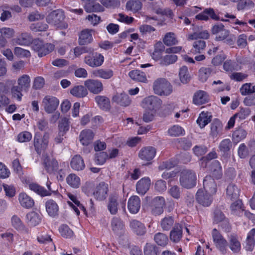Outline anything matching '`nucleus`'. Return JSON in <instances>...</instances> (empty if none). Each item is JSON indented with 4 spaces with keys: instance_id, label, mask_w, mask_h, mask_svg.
<instances>
[{
    "instance_id": "obj_42",
    "label": "nucleus",
    "mask_w": 255,
    "mask_h": 255,
    "mask_svg": "<svg viewBox=\"0 0 255 255\" xmlns=\"http://www.w3.org/2000/svg\"><path fill=\"white\" fill-rule=\"evenodd\" d=\"M70 93L74 96L78 98H83L87 96L88 92L87 89L83 86L79 85L74 86L70 90Z\"/></svg>"
},
{
    "instance_id": "obj_9",
    "label": "nucleus",
    "mask_w": 255,
    "mask_h": 255,
    "mask_svg": "<svg viewBox=\"0 0 255 255\" xmlns=\"http://www.w3.org/2000/svg\"><path fill=\"white\" fill-rule=\"evenodd\" d=\"M59 101L57 98L51 96H45L42 100V105L46 112L51 113L56 110Z\"/></svg>"
},
{
    "instance_id": "obj_13",
    "label": "nucleus",
    "mask_w": 255,
    "mask_h": 255,
    "mask_svg": "<svg viewBox=\"0 0 255 255\" xmlns=\"http://www.w3.org/2000/svg\"><path fill=\"white\" fill-rule=\"evenodd\" d=\"M213 195L199 189L196 193V200L199 204L202 206L208 207L212 202Z\"/></svg>"
},
{
    "instance_id": "obj_8",
    "label": "nucleus",
    "mask_w": 255,
    "mask_h": 255,
    "mask_svg": "<svg viewBox=\"0 0 255 255\" xmlns=\"http://www.w3.org/2000/svg\"><path fill=\"white\" fill-rule=\"evenodd\" d=\"M48 136L45 134L43 137L40 134L36 133L34 137V146L35 151L38 154L44 151L48 145Z\"/></svg>"
},
{
    "instance_id": "obj_2",
    "label": "nucleus",
    "mask_w": 255,
    "mask_h": 255,
    "mask_svg": "<svg viewBox=\"0 0 255 255\" xmlns=\"http://www.w3.org/2000/svg\"><path fill=\"white\" fill-rule=\"evenodd\" d=\"M153 89L155 94L159 96H168L173 91L172 86L165 78H158L153 83Z\"/></svg>"
},
{
    "instance_id": "obj_28",
    "label": "nucleus",
    "mask_w": 255,
    "mask_h": 255,
    "mask_svg": "<svg viewBox=\"0 0 255 255\" xmlns=\"http://www.w3.org/2000/svg\"><path fill=\"white\" fill-rule=\"evenodd\" d=\"M46 210L48 214L55 217L58 215L59 207L57 204L53 200H49L45 203Z\"/></svg>"
},
{
    "instance_id": "obj_43",
    "label": "nucleus",
    "mask_w": 255,
    "mask_h": 255,
    "mask_svg": "<svg viewBox=\"0 0 255 255\" xmlns=\"http://www.w3.org/2000/svg\"><path fill=\"white\" fill-rule=\"evenodd\" d=\"M128 75L132 79L136 81L145 82L147 81L145 73L140 70H132L129 72Z\"/></svg>"
},
{
    "instance_id": "obj_46",
    "label": "nucleus",
    "mask_w": 255,
    "mask_h": 255,
    "mask_svg": "<svg viewBox=\"0 0 255 255\" xmlns=\"http://www.w3.org/2000/svg\"><path fill=\"white\" fill-rule=\"evenodd\" d=\"M142 5V3L139 0H130L127 2L126 9L135 12L141 8Z\"/></svg>"
},
{
    "instance_id": "obj_34",
    "label": "nucleus",
    "mask_w": 255,
    "mask_h": 255,
    "mask_svg": "<svg viewBox=\"0 0 255 255\" xmlns=\"http://www.w3.org/2000/svg\"><path fill=\"white\" fill-rule=\"evenodd\" d=\"M18 200L20 205L25 208H30L34 205L33 200L25 193H20Z\"/></svg>"
},
{
    "instance_id": "obj_20",
    "label": "nucleus",
    "mask_w": 255,
    "mask_h": 255,
    "mask_svg": "<svg viewBox=\"0 0 255 255\" xmlns=\"http://www.w3.org/2000/svg\"><path fill=\"white\" fill-rule=\"evenodd\" d=\"M150 180L148 177H144L139 180L136 185L137 193L142 195H144L149 190L150 186Z\"/></svg>"
},
{
    "instance_id": "obj_21",
    "label": "nucleus",
    "mask_w": 255,
    "mask_h": 255,
    "mask_svg": "<svg viewBox=\"0 0 255 255\" xmlns=\"http://www.w3.org/2000/svg\"><path fill=\"white\" fill-rule=\"evenodd\" d=\"M170 239L175 243L180 242L182 238V227L180 224H175L170 233Z\"/></svg>"
},
{
    "instance_id": "obj_15",
    "label": "nucleus",
    "mask_w": 255,
    "mask_h": 255,
    "mask_svg": "<svg viewBox=\"0 0 255 255\" xmlns=\"http://www.w3.org/2000/svg\"><path fill=\"white\" fill-rule=\"evenodd\" d=\"M203 186L205 192L215 195L217 190V184L211 176H206L203 181Z\"/></svg>"
},
{
    "instance_id": "obj_4",
    "label": "nucleus",
    "mask_w": 255,
    "mask_h": 255,
    "mask_svg": "<svg viewBox=\"0 0 255 255\" xmlns=\"http://www.w3.org/2000/svg\"><path fill=\"white\" fill-rule=\"evenodd\" d=\"M55 48V45L51 43H44L39 39L33 40L32 48L36 52L39 57H43L52 52Z\"/></svg>"
},
{
    "instance_id": "obj_17",
    "label": "nucleus",
    "mask_w": 255,
    "mask_h": 255,
    "mask_svg": "<svg viewBox=\"0 0 255 255\" xmlns=\"http://www.w3.org/2000/svg\"><path fill=\"white\" fill-rule=\"evenodd\" d=\"M112 101L123 107H128L131 103L129 96L125 93H117L112 98Z\"/></svg>"
},
{
    "instance_id": "obj_44",
    "label": "nucleus",
    "mask_w": 255,
    "mask_h": 255,
    "mask_svg": "<svg viewBox=\"0 0 255 255\" xmlns=\"http://www.w3.org/2000/svg\"><path fill=\"white\" fill-rule=\"evenodd\" d=\"M206 42L201 39H196L193 43L191 52L194 54L201 53L206 47Z\"/></svg>"
},
{
    "instance_id": "obj_19",
    "label": "nucleus",
    "mask_w": 255,
    "mask_h": 255,
    "mask_svg": "<svg viewBox=\"0 0 255 255\" xmlns=\"http://www.w3.org/2000/svg\"><path fill=\"white\" fill-rule=\"evenodd\" d=\"M223 128V125L219 120H214L210 126V136L213 138H215L222 135Z\"/></svg>"
},
{
    "instance_id": "obj_16",
    "label": "nucleus",
    "mask_w": 255,
    "mask_h": 255,
    "mask_svg": "<svg viewBox=\"0 0 255 255\" xmlns=\"http://www.w3.org/2000/svg\"><path fill=\"white\" fill-rule=\"evenodd\" d=\"M156 154V149L152 146L142 148L138 153L139 157L142 160L149 161L152 160Z\"/></svg>"
},
{
    "instance_id": "obj_18",
    "label": "nucleus",
    "mask_w": 255,
    "mask_h": 255,
    "mask_svg": "<svg viewBox=\"0 0 255 255\" xmlns=\"http://www.w3.org/2000/svg\"><path fill=\"white\" fill-rule=\"evenodd\" d=\"M108 190V184L102 182L96 187L95 190L93 192V195L97 200H103L107 197Z\"/></svg>"
},
{
    "instance_id": "obj_29",
    "label": "nucleus",
    "mask_w": 255,
    "mask_h": 255,
    "mask_svg": "<svg viewBox=\"0 0 255 255\" xmlns=\"http://www.w3.org/2000/svg\"><path fill=\"white\" fill-rule=\"evenodd\" d=\"M80 141L83 145L87 146L93 140L94 133L90 129L82 130L79 136Z\"/></svg>"
},
{
    "instance_id": "obj_6",
    "label": "nucleus",
    "mask_w": 255,
    "mask_h": 255,
    "mask_svg": "<svg viewBox=\"0 0 255 255\" xmlns=\"http://www.w3.org/2000/svg\"><path fill=\"white\" fill-rule=\"evenodd\" d=\"M212 236L213 242L216 248L223 254H225L227 251L228 243L223 238L219 232L214 229L212 231Z\"/></svg>"
},
{
    "instance_id": "obj_50",
    "label": "nucleus",
    "mask_w": 255,
    "mask_h": 255,
    "mask_svg": "<svg viewBox=\"0 0 255 255\" xmlns=\"http://www.w3.org/2000/svg\"><path fill=\"white\" fill-rule=\"evenodd\" d=\"M212 72V69L209 67H202L199 70V80L204 82L207 81Z\"/></svg>"
},
{
    "instance_id": "obj_49",
    "label": "nucleus",
    "mask_w": 255,
    "mask_h": 255,
    "mask_svg": "<svg viewBox=\"0 0 255 255\" xmlns=\"http://www.w3.org/2000/svg\"><path fill=\"white\" fill-rule=\"evenodd\" d=\"M84 8L87 12L102 11L104 10L103 7L98 3L91 2L85 3Z\"/></svg>"
},
{
    "instance_id": "obj_24",
    "label": "nucleus",
    "mask_w": 255,
    "mask_h": 255,
    "mask_svg": "<svg viewBox=\"0 0 255 255\" xmlns=\"http://www.w3.org/2000/svg\"><path fill=\"white\" fill-rule=\"evenodd\" d=\"M209 96L207 93L202 90L196 92L193 98V102L197 105H201L207 103L209 101Z\"/></svg>"
},
{
    "instance_id": "obj_51",
    "label": "nucleus",
    "mask_w": 255,
    "mask_h": 255,
    "mask_svg": "<svg viewBox=\"0 0 255 255\" xmlns=\"http://www.w3.org/2000/svg\"><path fill=\"white\" fill-rule=\"evenodd\" d=\"M168 133L171 136H179L184 134V130L178 125H174L168 129Z\"/></svg>"
},
{
    "instance_id": "obj_5",
    "label": "nucleus",
    "mask_w": 255,
    "mask_h": 255,
    "mask_svg": "<svg viewBox=\"0 0 255 255\" xmlns=\"http://www.w3.org/2000/svg\"><path fill=\"white\" fill-rule=\"evenodd\" d=\"M161 104V100L154 96L145 98L142 101V107L152 111H157L160 107Z\"/></svg>"
},
{
    "instance_id": "obj_52",
    "label": "nucleus",
    "mask_w": 255,
    "mask_h": 255,
    "mask_svg": "<svg viewBox=\"0 0 255 255\" xmlns=\"http://www.w3.org/2000/svg\"><path fill=\"white\" fill-rule=\"evenodd\" d=\"M213 176L216 179H220L223 175L222 167L219 161L215 160L213 162Z\"/></svg>"
},
{
    "instance_id": "obj_58",
    "label": "nucleus",
    "mask_w": 255,
    "mask_h": 255,
    "mask_svg": "<svg viewBox=\"0 0 255 255\" xmlns=\"http://www.w3.org/2000/svg\"><path fill=\"white\" fill-rule=\"evenodd\" d=\"M179 76L182 83L186 84L189 81L190 77L189 76L188 68L186 66H183L180 68Z\"/></svg>"
},
{
    "instance_id": "obj_26",
    "label": "nucleus",
    "mask_w": 255,
    "mask_h": 255,
    "mask_svg": "<svg viewBox=\"0 0 255 255\" xmlns=\"http://www.w3.org/2000/svg\"><path fill=\"white\" fill-rule=\"evenodd\" d=\"M226 194L228 199L231 201L237 200L239 198L240 189L236 185L231 184L227 188Z\"/></svg>"
},
{
    "instance_id": "obj_40",
    "label": "nucleus",
    "mask_w": 255,
    "mask_h": 255,
    "mask_svg": "<svg viewBox=\"0 0 255 255\" xmlns=\"http://www.w3.org/2000/svg\"><path fill=\"white\" fill-rule=\"evenodd\" d=\"M26 220L29 226H35L39 224L41 219L38 213L30 212L26 215Z\"/></svg>"
},
{
    "instance_id": "obj_37",
    "label": "nucleus",
    "mask_w": 255,
    "mask_h": 255,
    "mask_svg": "<svg viewBox=\"0 0 255 255\" xmlns=\"http://www.w3.org/2000/svg\"><path fill=\"white\" fill-rule=\"evenodd\" d=\"M175 224L174 218L167 216L163 218L160 221V226L163 231L170 230Z\"/></svg>"
},
{
    "instance_id": "obj_62",
    "label": "nucleus",
    "mask_w": 255,
    "mask_h": 255,
    "mask_svg": "<svg viewBox=\"0 0 255 255\" xmlns=\"http://www.w3.org/2000/svg\"><path fill=\"white\" fill-rule=\"evenodd\" d=\"M251 113V110L248 108H240L239 111L235 114V116L240 120L246 119Z\"/></svg>"
},
{
    "instance_id": "obj_53",
    "label": "nucleus",
    "mask_w": 255,
    "mask_h": 255,
    "mask_svg": "<svg viewBox=\"0 0 255 255\" xmlns=\"http://www.w3.org/2000/svg\"><path fill=\"white\" fill-rule=\"evenodd\" d=\"M144 255H158V248L154 245L146 243L144 248Z\"/></svg>"
},
{
    "instance_id": "obj_31",
    "label": "nucleus",
    "mask_w": 255,
    "mask_h": 255,
    "mask_svg": "<svg viewBox=\"0 0 255 255\" xmlns=\"http://www.w3.org/2000/svg\"><path fill=\"white\" fill-rule=\"evenodd\" d=\"M70 165L73 169L77 171L82 170L85 167L84 160L79 155H76L72 158Z\"/></svg>"
},
{
    "instance_id": "obj_14",
    "label": "nucleus",
    "mask_w": 255,
    "mask_h": 255,
    "mask_svg": "<svg viewBox=\"0 0 255 255\" xmlns=\"http://www.w3.org/2000/svg\"><path fill=\"white\" fill-rule=\"evenodd\" d=\"M51 184V183L49 181H48L46 183L48 190L36 183L30 184L29 188L31 190L33 191L41 196H49L51 195V192H55V191L52 190L50 187Z\"/></svg>"
},
{
    "instance_id": "obj_22",
    "label": "nucleus",
    "mask_w": 255,
    "mask_h": 255,
    "mask_svg": "<svg viewBox=\"0 0 255 255\" xmlns=\"http://www.w3.org/2000/svg\"><path fill=\"white\" fill-rule=\"evenodd\" d=\"M140 208V200L137 196H131L128 202V208L130 213H137Z\"/></svg>"
},
{
    "instance_id": "obj_41",
    "label": "nucleus",
    "mask_w": 255,
    "mask_h": 255,
    "mask_svg": "<svg viewBox=\"0 0 255 255\" xmlns=\"http://www.w3.org/2000/svg\"><path fill=\"white\" fill-rule=\"evenodd\" d=\"M95 100L99 107L104 110L109 109L110 102L109 98L104 96H96Z\"/></svg>"
},
{
    "instance_id": "obj_25",
    "label": "nucleus",
    "mask_w": 255,
    "mask_h": 255,
    "mask_svg": "<svg viewBox=\"0 0 255 255\" xmlns=\"http://www.w3.org/2000/svg\"><path fill=\"white\" fill-rule=\"evenodd\" d=\"M209 16L215 20L220 19L219 17L216 14L213 8H209L205 9L202 12L197 14L196 18L201 20H207Z\"/></svg>"
},
{
    "instance_id": "obj_12",
    "label": "nucleus",
    "mask_w": 255,
    "mask_h": 255,
    "mask_svg": "<svg viewBox=\"0 0 255 255\" xmlns=\"http://www.w3.org/2000/svg\"><path fill=\"white\" fill-rule=\"evenodd\" d=\"M86 88L92 93L98 94L103 90L102 83L98 80L88 79L84 82Z\"/></svg>"
},
{
    "instance_id": "obj_30",
    "label": "nucleus",
    "mask_w": 255,
    "mask_h": 255,
    "mask_svg": "<svg viewBox=\"0 0 255 255\" xmlns=\"http://www.w3.org/2000/svg\"><path fill=\"white\" fill-rule=\"evenodd\" d=\"M130 228L137 235H143L146 232L145 227L140 222L133 220L130 222Z\"/></svg>"
},
{
    "instance_id": "obj_63",
    "label": "nucleus",
    "mask_w": 255,
    "mask_h": 255,
    "mask_svg": "<svg viewBox=\"0 0 255 255\" xmlns=\"http://www.w3.org/2000/svg\"><path fill=\"white\" fill-rule=\"evenodd\" d=\"M255 6L254 2L251 0H241L237 4V9L239 10L246 8H253Z\"/></svg>"
},
{
    "instance_id": "obj_61",
    "label": "nucleus",
    "mask_w": 255,
    "mask_h": 255,
    "mask_svg": "<svg viewBox=\"0 0 255 255\" xmlns=\"http://www.w3.org/2000/svg\"><path fill=\"white\" fill-rule=\"evenodd\" d=\"M177 60L175 55H167L161 60L160 64L162 65H168L175 63Z\"/></svg>"
},
{
    "instance_id": "obj_56",
    "label": "nucleus",
    "mask_w": 255,
    "mask_h": 255,
    "mask_svg": "<svg viewBox=\"0 0 255 255\" xmlns=\"http://www.w3.org/2000/svg\"><path fill=\"white\" fill-rule=\"evenodd\" d=\"M163 41L167 46H171L177 43L175 34L172 32L167 33L163 39Z\"/></svg>"
},
{
    "instance_id": "obj_59",
    "label": "nucleus",
    "mask_w": 255,
    "mask_h": 255,
    "mask_svg": "<svg viewBox=\"0 0 255 255\" xmlns=\"http://www.w3.org/2000/svg\"><path fill=\"white\" fill-rule=\"evenodd\" d=\"M70 126L69 120L66 118H64L59 122L58 125L59 131L66 134L69 130Z\"/></svg>"
},
{
    "instance_id": "obj_7",
    "label": "nucleus",
    "mask_w": 255,
    "mask_h": 255,
    "mask_svg": "<svg viewBox=\"0 0 255 255\" xmlns=\"http://www.w3.org/2000/svg\"><path fill=\"white\" fill-rule=\"evenodd\" d=\"M104 57L100 53L92 52L91 55L85 57L84 62L91 67H97L101 66L104 62Z\"/></svg>"
},
{
    "instance_id": "obj_35",
    "label": "nucleus",
    "mask_w": 255,
    "mask_h": 255,
    "mask_svg": "<svg viewBox=\"0 0 255 255\" xmlns=\"http://www.w3.org/2000/svg\"><path fill=\"white\" fill-rule=\"evenodd\" d=\"M229 248L234 253H239L241 251V243L234 235H231L229 237Z\"/></svg>"
},
{
    "instance_id": "obj_10",
    "label": "nucleus",
    "mask_w": 255,
    "mask_h": 255,
    "mask_svg": "<svg viewBox=\"0 0 255 255\" xmlns=\"http://www.w3.org/2000/svg\"><path fill=\"white\" fill-rule=\"evenodd\" d=\"M42 163L45 170L49 173L56 172L58 169L57 161L48 156L46 153H44L42 155Z\"/></svg>"
},
{
    "instance_id": "obj_39",
    "label": "nucleus",
    "mask_w": 255,
    "mask_h": 255,
    "mask_svg": "<svg viewBox=\"0 0 255 255\" xmlns=\"http://www.w3.org/2000/svg\"><path fill=\"white\" fill-rule=\"evenodd\" d=\"M118 197L116 195L110 196L109 198L108 209L112 215H116L118 212Z\"/></svg>"
},
{
    "instance_id": "obj_38",
    "label": "nucleus",
    "mask_w": 255,
    "mask_h": 255,
    "mask_svg": "<svg viewBox=\"0 0 255 255\" xmlns=\"http://www.w3.org/2000/svg\"><path fill=\"white\" fill-rule=\"evenodd\" d=\"M111 227L113 232L119 234L121 233L124 229V225L120 218L115 217L112 219Z\"/></svg>"
},
{
    "instance_id": "obj_47",
    "label": "nucleus",
    "mask_w": 255,
    "mask_h": 255,
    "mask_svg": "<svg viewBox=\"0 0 255 255\" xmlns=\"http://www.w3.org/2000/svg\"><path fill=\"white\" fill-rule=\"evenodd\" d=\"M67 184L71 187L77 188L80 185V179L75 174H70L66 178Z\"/></svg>"
},
{
    "instance_id": "obj_11",
    "label": "nucleus",
    "mask_w": 255,
    "mask_h": 255,
    "mask_svg": "<svg viewBox=\"0 0 255 255\" xmlns=\"http://www.w3.org/2000/svg\"><path fill=\"white\" fill-rule=\"evenodd\" d=\"M165 200L163 197L157 196L151 202L152 214L155 216L160 215L163 212Z\"/></svg>"
},
{
    "instance_id": "obj_32",
    "label": "nucleus",
    "mask_w": 255,
    "mask_h": 255,
    "mask_svg": "<svg viewBox=\"0 0 255 255\" xmlns=\"http://www.w3.org/2000/svg\"><path fill=\"white\" fill-rule=\"evenodd\" d=\"M93 40L92 30L84 29L82 30L79 35V43L81 45L91 43Z\"/></svg>"
},
{
    "instance_id": "obj_57",
    "label": "nucleus",
    "mask_w": 255,
    "mask_h": 255,
    "mask_svg": "<svg viewBox=\"0 0 255 255\" xmlns=\"http://www.w3.org/2000/svg\"><path fill=\"white\" fill-rule=\"evenodd\" d=\"M22 91H23V89L18 85L13 86L11 88L12 97L18 101H21L23 96Z\"/></svg>"
},
{
    "instance_id": "obj_23",
    "label": "nucleus",
    "mask_w": 255,
    "mask_h": 255,
    "mask_svg": "<svg viewBox=\"0 0 255 255\" xmlns=\"http://www.w3.org/2000/svg\"><path fill=\"white\" fill-rule=\"evenodd\" d=\"M13 41L16 44L28 46L33 43V38L31 35L27 32L21 33L16 38L13 39Z\"/></svg>"
},
{
    "instance_id": "obj_3",
    "label": "nucleus",
    "mask_w": 255,
    "mask_h": 255,
    "mask_svg": "<svg viewBox=\"0 0 255 255\" xmlns=\"http://www.w3.org/2000/svg\"><path fill=\"white\" fill-rule=\"evenodd\" d=\"M64 12L57 9L49 13L46 17L47 22L56 27L61 29L66 28L68 26L67 23L64 22Z\"/></svg>"
},
{
    "instance_id": "obj_1",
    "label": "nucleus",
    "mask_w": 255,
    "mask_h": 255,
    "mask_svg": "<svg viewBox=\"0 0 255 255\" xmlns=\"http://www.w3.org/2000/svg\"><path fill=\"white\" fill-rule=\"evenodd\" d=\"M197 176L195 172L192 170L183 169L180 173L179 182L183 187L191 189L196 185Z\"/></svg>"
},
{
    "instance_id": "obj_33",
    "label": "nucleus",
    "mask_w": 255,
    "mask_h": 255,
    "mask_svg": "<svg viewBox=\"0 0 255 255\" xmlns=\"http://www.w3.org/2000/svg\"><path fill=\"white\" fill-rule=\"evenodd\" d=\"M30 78L29 75L24 74L17 79L18 86L23 89V92H27L30 86Z\"/></svg>"
},
{
    "instance_id": "obj_36",
    "label": "nucleus",
    "mask_w": 255,
    "mask_h": 255,
    "mask_svg": "<svg viewBox=\"0 0 255 255\" xmlns=\"http://www.w3.org/2000/svg\"><path fill=\"white\" fill-rule=\"evenodd\" d=\"M211 118L210 113L202 112L197 120V123L201 128H203L211 121Z\"/></svg>"
},
{
    "instance_id": "obj_48",
    "label": "nucleus",
    "mask_w": 255,
    "mask_h": 255,
    "mask_svg": "<svg viewBox=\"0 0 255 255\" xmlns=\"http://www.w3.org/2000/svg\"><path fill=\"white\" fill-rule=\"evenodd\" d=\"M154 240L155 243L160 246L165 247L168 243V237L162 233H158L154 235Z\"/></svg>"
},
{
    "instance_id": "obj_55",
    "label": "nucleus",
    "mask_w": 255,
    "mask_h": 255,
    "mask_svg": "<svg viewBox=\"0 0 255 255\" xmlns=\"http://www.w3.org/2000/svg\"><path fill=\"white\" fill-rule=\"evenodd\" d=\"M232 146V142L230 139L227 138L223 139L219 144V148L220 150L224 154L228 153Z\"/></svg>"
},
{
    "instance_id": "obj_60",
    "label": "nucleus",
    "mask_w": 255,
    "mask_h": 255,
    "mask_svg": "<svg viewBox=\"0 0 255 255\" xmlns=\"http://www.w3.org/2000/svg\"><path fill=\"white\" fill-rule=\"evenodd\" d=\"M61 235L65 238H70L73 236V232L66 225H62L59 228Z\"/></svg>"
},
{
    "instance_id": "obj_64",
    "label": "nucleus",
    "mask_w": 255,
    "mask_h": 255,
    "mask_svg": "<svg viewBox=\"0 0 255 255\" xmlns=\"http://www.w3.org/2000/svg\"><path fill=\"white\" fill-rule=\"evenodd\" d=\"M169 194L175 199H178L180 198L181 190L179 187L177 185L172 186L168 191Z\"/></svg>"
},
{
    "instance_id": "obj_45",
    "label": "nucleus",
    "mask_w": 255,
    "mask_h": 255,
    "mask_svg": "<svg viewBox=\"0 0 255 255\" xmlns=\"http://www.w3.org/2000/svg\"><path fill=\"white\" fill-rule=\"evenodd\" d=\"M247 132L242 128H239L235 130L232 134L233 141L235 143H238L246 138Z\"/></svg>"
},
{
    "instance_id": "obj_27",
    "label": "nucleus",
    "mask_w": 255,
    "mask_h": 255,
    "mask_svg": "<svg viewBox=\"0 0 255 255\" xmlns=\"http://www.w3.org/2000/svg\"><path fill=\"white\" fill-rule=\"evenodd\" d=\"M95 77L108 80L112 78L114 75L113 71L111 69H97L92 72Z\"/></svg>"
},
{
    "instance_id": "obj_54",
    "label": "nucleus",
    "mask_w": 255,
    "mask_h": 255,
    "mask_svg": "<svg viewBox=\"0 0 255 255\" xmlns=\"http://www.w3.org/2000/svg\"><path fill=\"white\" fill-rule=\"evenodd\" d=\"M240 92L242 95H250L255 93V85L251 83H246L240 88Z\"/></svg>"
}]
</instances>
